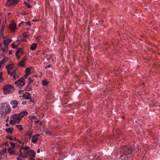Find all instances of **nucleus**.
I'll list each match as a JSON object with an SVG mask.
<instances>
[{
    "mask_svg": "<svg viewBox=\"0 0 160 160\" xmlns=\"http://www.w3.org/2000/svg\"><path fill=\"white\" fill-rule=\"evenodd\" d=\"M18 52V53H20V52H21V50L20 49H18L17 50V51L16 52Z\"/></svg>",
    "mask_w": 160,
    "mask_h": 160,
    "instance_id": "nucleus-44",
    "label": "nucleus"
},
{
    "mask_svg": "<svg viewBox=\"0 0 160 160\" xmlns=\"http://www.w3.org/2000/svg\"><path fill=\"white\" fill-rule=\"evenodd\" d=\"M21 150H19V156H18V157L17 158H21V157L22 156L23 154V153H22V152H21Z\"/></svg>",
    "mask_w": 160,
    "mask_h": 160,
    "instance_id": "nucleus-24",
    "label": "nucleus"
},
{
    "mask_svg": "<svg viewBox=\"0 0 160 160\" xmlns=\"http://www.w3.org/2000/svg\"><path fill=\"white\" fill-rule=\"evenodd\" d=\"M40 149H38V151H37V153H40Z\"/></svg>",
    "mask_w": 160,
    "mask_h": 160,
    "instance_id": "nucleus-46",
    "label": "nucleus"
},
{
    "mask_svg": "<svg viewBox=\"0 0 160 160\" xmlns=\"http://www.w3.org/2000/svg\"><path fill=\"white\" fill-rule=\"evenodd\" d=\"M2 74V73H0V83L2 82L3 80V79L1 77V75Z\"/></svg>",
    "mask_w": 160,
    "mask_h": 160,
    "instance_id": "nucleus-33",
    "label": "nucleus"
},
{
    "mask_svg": "<svg viewBox=\"0 0 160 160\" xmlns=\"http://www.w3.org/2000/svg\"><path fill=\"white\" fill-rule=\"evenodd\" d=\"M19 0H7V5L8 6H14L18 2Z\"/></svg>",
    "mask_w": 160,
    "mask_h": 160,
    "instance_id": "nucleus-6",
    "label": "nucleus"
},
{
    "mask_svg": "<svg viewBox=\"0 0 160 160\" xmlns=\"http://www.w3.org/2000/svg\"><path fill=\"white\" fill-rule=\"evenodd\" d=\"M15 84L17 87L20 88L21 87H22L25 84L24 79L23 78H21L17 81L16 82Z\"/></svg>",
    "mask_w": 160,
    "mask_h": 160,
    "instance_id": "nucleus-5",
    "label": "nucleus"
},
{
    "mask_svg": "<svg viewBox=\"0 0 160 160\" xmlns=\"http://www.w3.org/2000/svg\"><path fill=\"white\" fill-rule=\"evenodd\" d=\"M30 152L31 154V155L33 158H34L36 156L35 152L32 150H30Z\"/></svg>",
    "mask_w": 160,
    "mask_h": 160,
    "instance_id": "nucleus-23",
    "label": "nucleus"
},
{
    "mask_svg": "<svg viewBox=\"0 0 160 160\" xmlns=\"http://www.w3.org/2000/svg\"><path fill=\"white\" fill-rule=\"evenodd\" d=\"M45 132H46L47 134L49 133L47 131H45Z\"/></svg>",
    "mask_w": 160,
    "mask_h": 160,
    "instance_id": "nucleus-49",
    "label": "nucleus"
},
{
    "mask_svg": "<svg viewBox=\"0 0 160 160\" xmlns=\"http://www.w3.org/2000/svg\"><path fill=\"white\" fill-rule=\"evenodd\" d=\"M11 46L13 48H15L17 47L16 46L14 43H12Z\"/></svg>",
    "mask_w": 160,
    "mask_h": 160,
    "instance_id": "nucleus-36",
    "label": "nucleus"
},
{
    "mask_svg": "<svg viewBox=\"0 0 160 160\" xmlns=\"http://www.w3.org/2000/svg\"><path fill=\"white\" fill-rule=\"evenodd\" d=\"M29 75L28 74H26L24 76V78L25 79H26V78H27L28 76Z\"/></svg>",
    "mask_w": 160,
    "mask_h": 160,
    "instance_id": "nucleus-42",
    "label": "nucleus"
},
{
    "mask_svg": "<svg viewBox=\"0 0 160 160\" xmlns=\"http://www.w3.org/2000/svg\"><path fill=\"white\" fill-rule=\"evenodd\" d=\"M28 0V1H30V0Z\"/></svg>",
    "mask_w": 160,
    "mask_h": 160,
    "instance_id": "nucleus-60",
    "label": "nucleus"
},
{
    "mask_svg": "<svg viewBox=\"0 0 160 160\" xmlns=\"http://www.w3.org/2000/svg\"><path fill=\"white\" fill-rule=\"evenodd\" d=\"M16 127L18 128L20 131H21L22 130L23 128L21 125H17Z\"/></svg>",
    "mask_w": 160,
    "mask_h": 160,
    "instance_id": "nucleus-22",
    "label": "nucleus"
},
{
    "mask_svg": "<svg viewBox=\"0 0 160 160\" xmlns=\"http://www.w3.org/2000/svg\"><path fill=\"white\" fill-rule=\"evenodd\" d=\"M28 155L27 154H25L24 155H22V156L21 157V158H23V159H26L27 158H28Z\"/></svg>",
    "mask_w": 160,
    "mask_h": 160,
    "instance_id": "nucleus-30",
    "label": "nucleus"
},
{
    "mask_svg": "<svg viewBox=\"0 0 160 160\" xmlns=\"http://www.w3.org/2000/svg\"><path fill=\"white\" fill-rule=\"evenodd\" d=\"M39 160H40V159H39Z\"/></svg>",
    "mask_w": 160,
    "mask_h": 160,
    "instance_id": "nucleus-64",
    "label": "nucleus"
},
{
    "mask_svg": "<svg viewBox=\"0 0 160 160\" xmlns=\"http://www.w3.org/2000/svg\"><path fill=\"white\" fill-rule=\"evenodd\" d=\"M8 152L10 155H16L15 151L12 150L11 148H8Z\"/></svg>",
    "mask_w": 160,
    "mask_h": 160,
    "instance_id": "nucleus-10",
    "label": "nucleus"
},
{
    "mask_svg": "<svg viewBox=\"0 0 160 160\" xmlns=\"http://www.w3.org/2000/svg\"><path fill=\"white\" fill-rule=\"evenodd\" d=\"M49 83V82L47 81L46 79H44L42 81V84L43 86H47Z\"/></svg>",
    "mask_w": 160,
    "mask_h": 160,
    "instance_id": "nucleus-17",
    "label": "nucleus"
},
{
    "mask_svg": "<svg viewBox=\"0 0 160 160\" xmlns=\"http://www.w3.org/2000/svg\"><path fill=\"white\" fill-rule=\"evenodd\" d=\"M6 152V148H4L3 149L2 151H1L2 155H3Z\"/></svg>",
    "mask_w": 160,
    "mask_h": 160,
    "instance_id": "nucleus-26",
    "label": "nucleus"
},
{
    "mask_svg": "<svg viewBox=\"0 0 160 160\" xmlns=\"http://www.w3.org/2000/svg\"><path fill=\"white\" fill-rule=\"evenodd\" d=\"M24 91H25L24 90H19L18 92L19 94H20L21 93L23 92Z\"/></svg>",
    "mask_w": 160,
    "mask_h": 160,
    "instance_id": "nucleus-35",
    "label": "nucleus"
},
{
    "mask_svg": "<svg viewBox=\"0 0 160 160\" xmlns=\"http://www.w3.org/2000/svg\"><path fill=\"white\" fill-rule=\"evenodd\" d=\"M4 93L8 94L12 93L14 91V88L11 85L7 84L5 85L3 88Z\"/></svg>",
    "mask_w": 160,
    "mask_h": 160,
    "instance_id": "nucleus-4",
    "label": "nucleus"
},
{
    "mask_svg": "<svg viewBox=\"0 0 160 160\" xmlns=\"http://www.w3.org/2000/svg\"><path fill=\"white\" fill-rule=\"evenodd\" d=\"M21 143L22 144V145H23L24 144V142H22V143Z\"/></svg>",
    "mask_w": 160,
    "mask_h": 160,
    "instance_id": "nucleus-55",
    "label": "nucleus"
},
{
    "mask_svg": "<svg viewBox=\"0 0 160 160\" xmlns=\"http://www.w3.org/2000/svg\"><path fill=\"white\" fill-rule=\"evenodd\" d=\"M37 44L36 43H33L30 46V48L32 50H34L36 48Z\"/></svg>",
    "mask_w": 160,
    "mask_h": 160,
    "instance_id": "nucleus-15",
    "label": "nucleus"
},
{
    "mask_svg": "<svg viewBox=\"0 0 160 160\" xmlns=\"http://www.w3.org/2000/svg\"><path fill=\"white\" fill-rule=\"evenodd\" d=\"M17 41H18V42L19 41V40H18Z\"/></svg>",
    "mask_w": 160,
    "mask_h": 160,
    "instance_id": "nucleus-62",
    "label": "nucleus"
},
{
    "mask_svg": "<svg viewBox=\"0 0 160 160\" xmlns=\"http://www.w3.org/2000/svg\"><path fill=\"white\" fill-rule=\"evenodd\" d=\"M18 54L19 53H18V52H16L15 53V55L18 58H19L20 57V56Z\"/></svg>",
    "mask_w": 160,
    "mask_h": 160,
    "instance_id": "nucleus-31",
    "label": "nucleus"
},
{
    "mask_svg": "<svg viewBox=\"0 0 160 160\" xmlns=\"http://www.w3.org/2000/svg\"><path fill=\"white\" fill-rule=\"evenodd\" d=\"M1 50L2 51V52H4V53L6 52H7L6 49L4 48H1Z\"/></svg>",
    "mask_w": 160,
    "mask_h": 160,
    "instance_id": "nucleus-32",
    "label": "nucleus"
},
{
    "mask_svg": "<svg viewBox=\"0 0 160 160\" xmlns=\"http://www.w3.org/2000/svg\"><path fill=\"white\" fill-rule=\"evenodd\" d=\"M11 52H10V54H11Z\"/></svg>",
    "mask_w": 160,
    "mask_h": 160,
    "instance_id": "nucleus-63",
    "label": "nucleus"
},
{
    "mask_svg": "<svg viewBox=\"0 0 160 160\" xmlns=\"http://www.w3.org/2000/svg\"><path fill=\"white\" fill-rule=\"evenodd\" d=\"M8 118H7V119L6 120V122H8Z\"/></svg>",
    "mask_w": 160,
    "mask_h": 160,
    "instance_id": "nucleus-53",
    "label": "nucleus"
},
{
    "mask_svg": "<svg viewBox=\"0 0 160 160\" xmlns=\"http://www.w3.org/2000/svg\"><path fill=\"white\" fill-rule=\"evenodd\" d=\"M97 157H98V158H99V156H98ZM96 159H98V158H97Z\"/></svg>",
    "mask_w": 160,
    "mask_h": 160,
    "instance_id": "nucleus-58",
    "label": "nucleus"
},
{
    "mask_svg": "<svg viewBox=\"0 0 160 160\" xmlns=\"http://www.w3.org/2000/svg\"><path fill=\"white\" fill-rule=\"evenodd\" d=\"M0 156H2V154L1 152V151H0Z\"/></svg>",
    "mask_w": 160,
    "mask_h": 160,
    "instance_id": "nucleus-52",
    "label": "nucleus"
},
{
    "mask_svg": "<svg viewBox=\"0 0 160 160\" xmlns=\"http://www.w3.org/2000/svg\"><path fill=\"white\" fill-rule=\"evenodd\" d=\"M29 82L28 83V84H30L32 82H33V81L30 78H29Z\"/></svg>",
    "mask_w": 160,
    "mask_h": 160,
    "instance_id": "nucleus-34",
    "label": "nucleus"
},
{
    "mask_svg": "<svg viewBox=\"0 0 160 160\" xmlns=\"http://www.w3.org/2000/svg\"><path fill=\"white\" fill-rule=\"evenodd\" d=\"M10 104L12 106V108L13 109H15L17 107L18 102L16 100H12Z\"/></svg>",
    "mask_w": 160,
    "mask_h": 160,
    "instance_id": "nucleus-7",
    "label": "nucleus"
},
{
    "mask_svg": "<svg viewBox=\"0 0 160 160\" xmlns=\"http://www.w3.org/2000/svg\"><path fill=\"white\" fill-rule=\"evenodd\" d=\"M52 60V62L53 61V59H52V56H51V60Z\"/></svg>",
    "mask_w": 160,
    "mask_h": 160,
    "instance_id": "nucleus-48",
    "label": "nucleus"
},
{
    "mask_svg": "<svg viewBox=\"0 0 160 160\" xmlns=\"http://www.w3.org/2000/svg\"><path fill=\"white\" fill-rule=\"evenodd\" d=\"M39 122V120H37V121H35V122L36 123H38V122Z\"/></svg>",
    "mask_w": 160,
    "mask_h": 160,
    "instance_id": "nucleus-51",
    "label": "nucleus"
},
{
    "mask_svg": "<svg viewBox=\"0 0 160 160\" xmlns=\"http://www.w3.org/2000/svg\"><path fill=\"white\" fill-rule=\"evenodd\" d=\"M6 126H7V127H8V126H9V125H8V124H7L6 125Z\"/></svg>",
    "mask_w": 160,
    "mask_h": 160,
    "instance_id": "nucleus-56",
    "label": "nucleus"
},
{
    "mask_svg": "<svg viewBox=\"0 0 160 160\" xmlns=\"http://www.w3.org/2000/svg\"><path fill=\"white\" fill-rule=\"evenodd\" d=\"M24 4L27 6L29 8H32V6L30 5L29 4H28V3L26 2H24Z\"/></svg>",
    "mask_w": 160,
    "mask_h": 160,
    "instance_id": "nucleus-27",
    "label": "nucleus"
},
{
    "mask_svg": "<svg viewBox=\"0 0 160 160\" xmlns=\"http://www.w3.org/2000/svg\"><path fill=\"white\" fill-rule=\"evenodd\" d=\"M28 95H27V96H24L25 99H31V100L32 99L31 96L30 94L29 93H28Z\"/></svg>",
    "mask_w": 160,
    "mask_h": 160,
    "instance_id": "nucleus-21",
    "label": "nucleus"
},
{
    "mask_svg": "<svg viewBox=\"0 0 160 160\" xmlns=\"http://www.w3.org/2000/svg\"><path fill=\"white\" fill-rule=\"evenodd\" d=\"M21 24V23H19V25H20V24Z\"/></svg>",
    "mask_w": 160,
    "mask_h": 160,
    "instance_id": "nucleus-61",
    "label": "nucleus"
},
{
    "mask_svg": "<svg viewBox=\"0 0 160 160\" xmlns=\"http://www.w3.org/2000/svg\"><path fill=\"white\" fill-rule=\"evenodd\" d=\"M35 135H36V137H38L39 136V134H35Z\"/></svg>",
    "mask_w": 160,
    "mask_h": 160,
    "instance_id": "nucleus-47",
    "label": "nucleus"
},
{
    "mask_svg": "<svg viewBox=\"0 0 160 160\" xmlns=\"http://www.w3.org/2000/svg\"><path fill=\"white\" fill-rule=\"evenodd\" d=\"M29 84L28 83V85L27 86V87L24 89V90L25 91H30L31 89V88L30 87H29Z\"/></svg>",
    "mask_w": 160,
    "mask_h": 160,
    "instance_id": "nucleus-25",
    "label": "nucleus"
},
{
    "mask_svg": "<svg viewBox=\"0 0 160 160\" xmlns=\"http://www.w3.org/2000/svg\"><path fill=\"white\" fill-rule=\"evenodd\" d=\"M28 114V112L24 111L19 114L12 115L10 118V124L11 125H14L16 123H18L22 118Z\"/></svg>",
    "mask_w": 160,
    "mask_h": 160,
    "instance_id": "nucleus-2",
    "label": "nucleus"
},
{
    "mask_svg": "<svg viewBox=\"0 0 160 160\" xmlns=\"http://www.w3.org/2000/svg\"><path fill=\"white\" fill-rule=\"evenodd\" d=\"M16 70H14L12 72H11L10 74H9L11 76H12L14 80H16L17 78L16 77Z\"/></svg>",
    "mask_w": 160,
    "mask_h": 160,
    "instance_id": "nucleus-14",
    "label": "nucleus"
},
{
    "mask_svg": "<svg viewBox=\"0 0 160 160\" xmlns=\"http://www.w3.org/2000/svg\"><path fill=\"white\" fill-rule=\"evenodd\" d=\"M22 41H25V40L24 39H22Z\"/></svg>",
    "mask_w": 160,
    "mask_h": 160,
    "instance_id": "nucleus-54",
    "label": "nucleus"
},
{
    "mask_svg": "<svg viewBox=\"0 0 160 160\" xmlns=\"http://www.w3.org/2000/svg\"><path fill=\"white\" fill-rule=\"evenodd\" d=\"M26 59H24L20 61L18 63V65L20 66H22L24 65L25 64V61Z\"/></svg>",
    "mask_w": 160,
    "mask_h": 160,
    "instance_id": "nucleus-16",
    "label": "nucleus"
},
{
    "mask_svg": "<svg viewBox=\"0 0 160 160\" xmlns=\"http://www.w3.org/2000/svg\"><path fill=\"white\" fill-rule=\"evenodd\" d=\"M16 26L15 24L12 23L9 26V28L10 30L12 32H14L16 28Z\"/></svg>",
    "mask_w": 160,
    "mask_h": 160,
    "instance_id": "nucleus-12",
    "label": "nucleus"
},
{
    "mask_svg": "<svg viewBox=\"0 0 160 160\" xmlns=\"http://www.w3.org/2000/svg\"><path fill=\"white\" fill-rule=\"evenodd\" d=\"M8 58H4L0 61V68L2 65L6 61H8Z\"/></svg>",
    "mask_w": 160,
    "mask_h": 160,
    "instance_id": "nucleus-13",
    "label": "nucleus"
},
{
    "mask_svg": "<svg viewBox=\"0 0 160 160\" xmlns=\"http://www.w3.org/2000/svg\"><path fill=\"white\" fill-rule=\"evenodd\" d=\"M47 67H48V68H50V64H49V65H48L47 66Z\"/></svg>",
    "mask_w": 160,
    "mask_h": 160,
    "instance_id": "nucleus-50",
    "label": "nucleus"
},
{
    "mask_svg": "<svg viewBox=\"0 0 160 160\" xmlns=\"http://www.w3.org/2000/svg\"><path fill=\"white\" fill-rule=\"evenodd\" d=\"M27 103L26 101H22V104L23 105L26 104Z\"/></svg>",
    "mask_w": 160,
    "mask_h": 160,
    "instance_id": "nucleus-41",
    "label": "nucleus"
},
{
    "mask_svg": "<svg viewBox=\"0 0 160 160\" xmlns=\"http://www.w3.org/2000/svg\"><path fill=\"white\" fill-rule=\"evenodd\" d=\"M13 139H16V138H15L14 137V138H13Z\"/></svg>",
    "mask_w": 160,
    "mask_h": 160,
    "instance_id": "nucleus-59",
    "label": "nucleus"
},
{
    "mask_svg": "<svg viewBox=\"0 0 160 160\" xmlns=\"http://www.w3.org/2000/svg\"><path fill=\"white\" fill-rule=\"evenodd\" d=\"M36 118L34 116H32L31 117V119H36Z\"/></svg>",
    "mask_w": 160,
    "mask_h": 160,
    "instance_id": "nucleus-43",
    "label": "nucleus"
},
{
    "mask_svg": "<svg viewBox=\"0 0 160 160\" xmlns=\"http://www.w3.org/2000/svg\"><path fill=\"white\" fill-rule=\"evenodd\" d=\"M30 149V148L28 146H26L24 147H21L20 148V150H24L25 151H27Z\"/></svg>",
    "mask_w": 160,
    "mask_h": 160,
    "instance_id": "nucleus-20",
    "label": "nucleus"
},
{
    "mask_svg": "<svg viewBox=\"0 0 160 160\" xmlns=\"http://www.w3.org/2000/svg\"><path fill=\"white\" fill-rule=\"evenodd\" d=\"M11 39H8L6 40L3 41V44H4L5 47L7 48L8 47V45L12 41Z\"/></svg>",
    "mask_w": 160,
    "mask_h": 160,
    "instance_id": "nucleus-8",
    "label": "nucleus"
},
{
    "mask_svg": "<svg viewBox=\"0 0 160 160\" xmlns=\"http://www.w3.org/2000/svg\"><path fill=\"white\" fill-rule=\"evenodd\" d=\"M5 131L8 133H12L13 131V128H7L6 129Z\"/></svg>",
    "mask_w": 160,
    "mask_h": 160,
    "instance_id": "nucleus-18",
    "label": "nucleus"
},
{
    "mask_svg": "<svg viewBox=\"0 0 160 160\" xmlns=\"http://www.w3.org/2000/svg\"><path fill=\"white\" fill-rule=\"evenodd\" d=\"M10 145L11 146L12 149H14L15 148V144L14 143L11 142L10 143Z\"/></svg>",
    "mask_w": 160,
    "mask_h": 160,
    "instance_id": "nucleus-28",
    "label": "nucleus"
},
{
    "mask_svg": "<svg viewBox=\"0 0 160 160\" xmlns=\"http://www.w3.org/2000/svg\"><path fill=\"white\" fill-rule=\"evenodd\" d=\"M17 160H26L25 159H23L22 158H17Z\"/></svg>",
    "mask_w": 160,
    "mask_h": 160,
    "instance_id": "nucleus-38",
    "label": "nucleus"
},
{
    "mask_svg": "<svg viewBox=\"0 0 160 160\" xmlns=\"http://www.w3.org/2000/svg\"><path fill=\"white\" fill-rule=\"evenodd\" d=\"M48 67H47V66H46L45 67V68L47 69V68Z\"/></svg>",
    "mask_w": 160,
    "mask_h": 160,
    "instance_id": "nucleus-57",
    "label": "nucleus"
},
{
    "mask_svg": "<svg viewBox=\"0 0 160 160\" xmlns=\"http://www.w3.org/2000/svg\"><path fill=\"white\" fill-rule=\"evenodd\" d=\"M6 137L7 138L11 140H12L13 139L12 137L6 136Z\"/></svg>",
    "mask_w": 160,
    "mask_h": 160,
    "instance_id": "nucleus-37",
    "label": "nucleus"
},
{
    "mask_svg": "<svg viewBox=\"0 0 160 160\" xmlns=\"http://www.w3.org/2000/svg\"><path fill=\"white\" fill-rule=\"evenodd\" d=\"M26 74L29 75L31 73L30 68H27L25 70Z\"/></svg>",
    "mask_w": 160,
    "mask_h": 160,
    "instance_id": "nucleus-19",
    "label": "nucleus"
},
{
    "mask_svg": "<svg viewBox=\"0 0 160 160\" xmlns=\"http://www.w3.org/2000/svg\"><path fill=\"white\" fill-rule=\"evenodd\" d=\"M13 67V65L12 64H9L8 65L6 66V68L7 70L8 74L11 73L10 70L12 69Z\"/></svg>",
    "mask_w": 160,
    "mask_h": 160,
    "instance_id": "nucleus-9",
    "label": "nucleus"
},
{
    "mask_svg": "<svg viewBox=\"0 0 160 160\" xmlns=\"http://www.w3.org/2000/svg\"><path fill=\"white\" fill-rule=\"evenodd\" d=\"M4 28V26H2V28L1 29V32H2L3 31Z\"/></svg>",
    "mask_w": 160,
    "mask_h": 160,
    "instance_id": "nucleus-39",
    "label": "nucleus"
},
{
    "mask_svg": "<svg viewBox=\"0 0 160 160\" xmlns=\"http://www.w3.org/2000/svg\"><path fill=\"white\" fill-rule=\"evenodd\" d=\"M27 135L30 137V138H31V136L32 135V133L31 132H27Z\"/></svg>",
    "mask_w": 160,
    "mask_h": 160,
    "instance_id": "nucleus-29",
    "label": "nucleus"
},
{
    "mask_svg": "<svg viewBox=\"0 0 160 160\" xmlns=\"http://www.w3.org/2000/svg\"><path fill=\"white\" fill-rule=\"evenodd\" d=\"M11 111V108L8 103H5L2 104L1 107L0 114L2 115H5L10 113Z\"/></svg>",
    "mask_w": 160,
    "mask_h": 160,
    "instance_id": "nucleus-3",
    "label": "nucleus"
},
{
    "mask_svg": "<svg viewBox=\"0 0 160 160\" xmlns=\"http://www.w3.org/2000/svg\"><path fill=\"white\" fill-rule=\"evenodd\" d=\"M135 148L132 146L126 145L122 147L120 152L123 155H121L122 160H128V159L131 157Z\"/></svg>",
    "mask_w": 160,
    "mask_h": 160,
    "instance_id": "nucleus-1",
    "label": "nucleus"
},
{
    "mask_svg": "<svg viewBox=\"0 0 160 160\" xmlns=\"http://www.w3.org/2000/svg\"><path fill=\"white\" fill-rule=\"evenodd\" d=\"M18 141L20 143H22V142L21 140H18Z\"/></svg>",
    "mask_w": 160,
    "mask_h": 160,
    "instance_id": "nucleus-45",
    "label": "nucleus"
},
{
    "mask_svg": "<svg viewBox=\"0 0 160 160\" xmlns=\"http://www.w3.org/2000/svg\"><path fill=\"white\" fill-rule=\"evenodd\" d=\"M38 141V137H36V135H33L32 138V142L34 144L37 143Z\"/></svg>",
    "mask_w": 160,
    "mask_h": 160,
    "instance_id": "nucleus-11",
    "label": "nucleus"
},
{
    "mask_svg": "<svg viewBox=\"0 0 160 160\" xmlns=\"http://www.w3.org/2000/svg\"><path fill=\"white\" fill-rule=\"evenodd\" d=\"M26 25L27 26H29L30 25V22H26Z\"/></svg>",
    "mask_w": 160,
    "mask_h": 160,
    "instance_id": "nucleus-40",
    "label": "nucleus"
}]
</instances>
